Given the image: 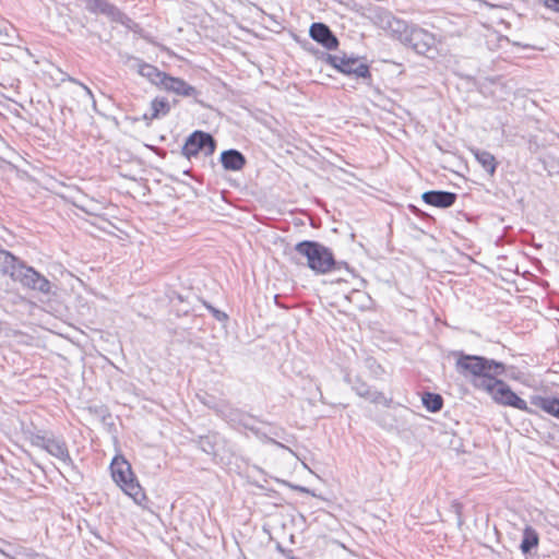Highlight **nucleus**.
I'll return each mask as SVG.
<instances>
[{
	"label": "nucleus",
	"mask_w": 559,
	"mask_h": 559,
	"mask_svg": "<svg viewBox=\"0 0 559 559\" xmlns=\"http://www.w3.org/2000/svg\"><path fill=\"white\" fill-rule=\"evenodd\" d=\"M295 252L306 259V265L316 274L333 272L335 258L331 249L324 245L313 240H304L296 243Z\"/></svg>",
	"instance_id": "nucleus-1"
},
{
	"label": "nucleus",
	"mask_w": 559,
	"mask_h": 559,
	"mask_svg": "<svg viewBox=\"0 0 559 559\" xmlns=\"http://www.w3.org/2000/svg\"><path fill=\"white\" fill-rule=\"evenodd\" d=\"M114 481L131 497L135 503L142 506L146 500L143 488L136 480L131 465L124 459L115 457L110 465Z\"/></svg>",
	"instance_id": "nucleus-2"
},
{
	"label": "nucleus",
	"mask_w": 559,
	"mask_h": 559,
	"mask_svg": "<svg viewBox=\"0 0 559 559\" xmlns=\"http://www.w3.org/2000/svg\"><path fill=\"white\" fill-rule=\"evenodd\" d=\"M455 357V370L456 372L469 381L484 374L486 371L501 368V361L490 359L478 355H468L463 350L453 353Z\"/></svg>",
	"instance_id": "nucleus-3"
},
{
	"label": "nucleus",
	"mask_w": 559,
	"mask_h": 559,
	"mask_svg": "<svg viewBox=\"0 0 559 559\" xmlns=\"http://www.w3.org/2000/svg\"><path fill=\"white\" fill-rule=\"evenodd\" d=\"M29 442L33 447L46 451L67 466H73L68 444L62 437H56L52 432L37 431L31 433Z\"/></svg>",
	"instance_id": "nucleus-4"
},
{
	"label": "nucleus",
	"mask_w": 559,
	"mask_h": 559,
	"mask_svg": "<svg viewBox=\"0 0 559 559\" xmlns=\"http://www.w3.org/2000/svg\"><path fill=\"white\" fill-rule=\"evenodd\" d=\"M325 61L343 74L350 75L356 79L371 78L369 66L362 62L358 57L347 56L346 53H343L342 56L328 53Z\"/></svg>",
	"instance_id": "nucleus-5"
},
{
	"label": "nucleus",
	"mask_w": 559,
	"mask_h": 559,
	"mask_svg": "<svg viewBox=\"0 0 559 559\" xmlns=\"http://www.w3.org/2000/svg\"><path fill=\"white\" fill-rule=\"evenodd\" d=\"M11 278L25 288L43 294H49L51 290V283L34 267L26 265L22 260H20Z\"/></svg>",
	"instance_id": "nucleus-6"
},
{
	"label": "nucleus",
	"mask_w": 559,
	"mask_h": 559,
	"mask_svg": "<svg viewBox=\"0 0 559 559\" xmlns=\"http://www.w3.org/2000/svg\"><path fill=\"white\" fill-rule=\"evenodd\" d=\"M215 148V139L207 132L197 130L187 138L181 153L186 158L191 159L192 157H197L200 153H203L206 157L212 156Z\"/></svg>",
	"instance_id": "nucleus-7"
},
{
	"label": "nucleus",
	"mask_w": 559,
	"mask_h": 559,
	"mask_svg": "<svg viewBox=\"0 0 559 559\" xmlns=\"http://www.w3.org/2000/svg\"><path fill=\"white\" fill-rule=\"evenodd\" d=\"M404 43L411 46L418 55L426 57H432V53L437 50L435 35L416 26L411 27Z\"/></svg>",
	"instance_id": "nucleus-8"
},
{
	"label": "nucleus",
	"mask_w": 559,
	"mask_h": 559,
	"mask_svg": "<svg viewBox=\"0 0 559 559\" xmlns=\"http://www.w3.org/2000/svg\"><path fill=\"white\" fill-rule=\"evenodd\" d=\"M497 404L503 406H511L516 409L523 411L531 415H536L537 412L531 407H528L526 401L521 399L516 393H514L510 385L504 381L499 383L498 389L496 390L493 396L491 397Z\"/></svg>",
	"instance_id": "nucleus-9"
},
{
	"label": "nucleus",
	"mask_w": 559,
	"mask_h": 559,
	"mask_svg": "<svg viewBox=\"0 0 559 559\" xmlns=\"http://www.w3.org/2000/svg\"><path fill=\"white\" fill-rule=\"evenodd\" d=\"M506 373V365L501 362V368L492 369L490 371L484 372V374L471 381L472 385L480 391H485L491 397L493 396L496 390L503 380L498 379L499 376H503Z\"/></svg>",
	"instance_id": "nucleus-10"
},
{
	"label": "nucleus",
	"mask_w": 559,
	"mask_h": 559,
	"mask_svg": "<svg viewBox=\"0 0 559 559\" xmlns=\"http://www.w3.org/2000/svg\"><path fill=\"white\" fill-rule=\"evenodd\" d=\"M310 37L328 50H334L338 46V39L331 28L321 22L312 23L309 29Z\"/></svg>",
	"instance_id": "nucleus-11"
},
{
	"label": "nucleus",
	"mask_w": 559,
	"mask_h": 559,
	"mask_svg": "<svg viewBox=\"0 0 559 559\" xmlns=\"http://www.w3.org/2000/svg\"><path fill=\"white\" fill-rule=\"evenodd\" d=\"M131 60L133 61V68L136 69L138 73L141 76L145 78L152 84L160 88L163 87L164 82L168 75L166 72L160 71L157 67L153 64L146 63L140 58L133 57L131 58Z\"/></svg>",
	"instance_id": "nucleus-12"
},
{
	"label": "nucleus",
	"mask_w": 559,
	"mask_h": 559,
	"mask_svg": "<svg viewBox=\"0 0 559 559\" xmlns=\"http://www.w3.org/2000/svg\"><path fill=\"white\" fill-rule=\"evenodd\" d=\"M381 26L403 43L411 31L406 21L394 16L392 13H384L381 16Z\"/></svg>",
	"instance_id": "nucleus-13"
},
{
	"label": "nucleus",
	"mask_w": 559,
	"mask_h": 559,
	"mask_svg": "<svg viewBox=\"0 0 559 559\" xmlns=\"http://www.w3.org/2000/svg\"><path fill=\"white\" fill-rule=\"evenodd\" d=\"M421 199L428 205L439 209H448L455 203L457 195L450 191L430 190L424 192Z\"/></svg>",
	"instance_id": "nucleus-14"
},
{
	"label": "nucleus",
	"mask_w": 559,
	"mask_h": 559,
	"mask_svg": "<svg viewBox=\"0 0 559 559\" xmlns=\"http://www.w3.org/2000/svg\"><path fill=\"white\" fill-rule=\"evenodd\" d=\"M162 88L183 97L197 98L200 95V92L194 86L180 78H175L169 74L167 75Z\"/></svg>",
	"instance_id": "nucleus-15"
},
{
	"label": "nucleus",
	"mask_w": 559,
	"mask_h": 559,
	"mask_svg": "<svg viewBox=\"0 0 559 559\" xmlns=\"http://www.w3.org/2000/svg\"><path fill=\"white\" fill-rule=\"evenodd\" d=\"M219 160L224 169L230 171L241 170L247 163L245 155L235 148L223 151Z\"/></svg>",
	"instance_id": "nucleus-16"
},
{
	"label": "nucleus",
	"mask_w": 559,
	"mask_h": 559,
	"mask_svg": "<svg viewBox=\"0 0 559 559\" xmlns=\"http://www.w3.org/2000/svg\"><path fill=\"white\" fill-rule=\"evenodd\" d=\"M531 404L559 419V397L533 395Z\"/></svg>",
	"instance_id": "nucleus-17"
},
{
	"label": "nucleus",
	"mask_w": 559,
	"mask_h": 559,
	"mask_svg": "<svg viewBox=\"0 0 559 559\" xmlns=\"http://www.w3.org/2000/svg\"><path fill=\"white\" fill-rule=\"evenodd\" d=\"M475 159L481 165V167L488 173L489 176H493L498 166L496 157L488 151L479 148H471Z\"/></svg>",
	"instance_id": "nucleus-18"
},
{
	"label": "nucleus",
	"mask_w": 559,
	"mask_h": 559,
	"mask_svg": "<svg viewBox=\"0 0 559 559\" xmlns=\"http://www.w3.org/2000/svg\"><path fill=\"white\" fill-rule=\"evenodd\" d=\"M170 105L165 97H155L151 102L150 112L144 114L145 120H154L168 115Z\"/></svg>",
	"instance_id": "nucleus-19"
},
{
	"label": "nucleus",
	"mask_w": 559,
	"mask_h": 559,
	"mask_svg": "<svg viewBox=\"0 0 559 559\" xmlns=\"http://www.w3.org/2000/svg\"><path fill=\"white\" fill-rule=\"evenodd\" d=\"M217 412H219L227 421L251 429L249 424L251 417L249 415L234 408L217 409Z\"/></svg>",
	"instance_id": "nucleus-20"
},
{
	"label": "nucleus",
	"mask_w": 559,
	"mask_h": 559,
	"mask_svg": "<svg viewBox=\"0 0 559 559\" xmlns=\"http://www.w3.org/2000/svg\"><path fill=\"white\" fill-rule=\"evenodd\" d=\"M20 259L14 257L11 252L0 247V273L3 275L12 276L16 269Z\"/></svg>",
	"instance_id": "nucleus-21"
},
{
	"label": "nucleus",
	"mask_w": 559,
	"mask_h": 559,
	"mask_svg": "<svg viewBox=\"0 0 559 559\" xmlns=\"http://www.w3.org/2000/svg\"><path fill=\"white\" fill-rule=\"evenodd\" d=\"M538 540L537 532L530 526L526 527L523 532V538L520 545L522 552L530 554L533 548L537 547Z\"/></svg>",
	"instance_id": "nucleus-22"
},
{
	"label": "nucleus",
	"mask_w": 559,
	"mask_h": 559,
	"mask_svg": "<svg viewBox=\"0 0 559 559\" xmlns=\"http://www.w3.org/2000/svg\"><path fill=\"white\" fill-rule=\"evenodd\" d=\"M423 404L429 412L437 413L443 406V399L440 394L426 392L423 395Z\"/></svg>",
	"instance_id": "nucleus-23"
},
{
	"label": "nucleus",
	"mask_w": 559,
	"mask_h": 559,
	"mask_svg": "<svg viewBox=\"0 0 559 559\" xmlns=\"http://www.w3.org/2000/svg\"><path fill=\"white\" fill-rule=\"evenodd\" d=\"M68 80L74 84H78L82 88V92H83L82 97L85 98L86 100L91 102L93 109L96 111L97 110L96 100H95L94 94L90 90V87H87L85 84H83L82 82H80L79 80H76L74 78L69 76Z\"/></svg>",
	"instance_id": "nucleus-24"
},
{
	"label": "nucleus",
	"mask_w": 559,
	"mask_h": 559,
	"mask_svg": "<svg viewBox=\"0 0 559 559\" xmlns=\"http://www.w3.org/2000/svg\"><path fill=\"white\" fill-rule=\"evenodd\" d=\"M68 80L74 84H78L82 88V92H83L82 97L85 98L86 100L91 102L93 109L96 111L97 110L96 100H95L94 94L90 90V87H87L85 84H83L82 82H80L79 80H76L74 78L69 76Z\"/></svg>",
	"instance_id": "nucleus-25"
},
{
	"label": "nucleus",
	"mask_w": 559,
	"mask_h": 559,
	"mask_svg": "<svg viewBox=\"0 0 559 559\" xmlns=\"http://www.w3.org/2000/svg\"><path fill=\"white\" fill-rule=\"evenodd\" d=\"M371 403L382 404L389 407L392 403V399L386 397L382 392L371 391L369 396L367 397Z\"/></svg>",
	"instance_id": "nucleus-26"
},
{
	"label": "nucleus",
	"mask_w": 559,
	"mask_h": 559,
	"mask_svg": "<svg viewBox=\"0 0 559 559\" xmlns=\"http://www.w3.org/2000/svg\"><path fill=\"white\" fill-rule=\"evenodd\" d=\"M353 390L356 392L357 395L367 399L371 392L369 385L365 382H362L360 379H356L353 383Z\"/></svg>",
	"instance_id": "nucleus-27"
},
{
	"label": "nucleus",
	"mask_w": 559,
	"mask_h": 559,
	"mask_svg": "<svg viewBox=\"0 0 559 559\" xmlns=\"http://www.w3.org/2000/svg\"><path fill=\"white\" fill-rule=\"evenodd\" d=\"M15 29L12 26H5L0 28V41L5 45H10V40L13 39V33Z\"/></svg>",
	"instance_id": "nucleus-28"
},
{
	"label": "nucleus",
	"mask_w": 559,
	"mask_h": 559,
	"mask_svg": "<svg viewBox=\"0 0 559 559\" xmlns=\"http://www.w3.org/2000/svg\"><path fill=\"white\" fill-rule=\"evenodd\" d=\"M204 305L217 321L224 322L228 320V316L224 311H221L206 302H204Z\"/></svg>",
	"instance_id": "nucleus-29"
},
{
	"label": "nucleus",
	"mask_w": 559,
	"mask_h": 559,
	"mask_svg": "<svg viewBox=\"0 0 559 559\" xmlns=\"http://www.w3.org/2000/svg\"><path fill=\"white\" fill-rule=\"evenodd\" d=\"M546 7L559 12V0H542Z\"/></svg>",
	"instance_id": "nucleus-30"
},
{
	"label": "nucleus",
	"mask_w": 559,
	"mask_h": 559,
	"mask_svg": "<svg viewBox=\"0 0 559 559\" xmlns=\"http://www.w3.org/2000/svg\"><path fill=\"white\" fill-rule=\"evenodd\" d=\"M342 269L349 271V266L346 262L335 260V265L333 266V271H341Z\"/></svg>",
	"instance_id": "nucleus-31"
},
{
	"label": "nucleus",
	"mask_w": 559,
	"mask_h": 559,
	"mask_svg": "<svg viewBox=\"0 0 559 559\" xmlns=\"http://www.w3.org/2000/svg\"><path fill=\"white\" fill-rule=\"evenodd\" d=\"M293 259H294V261H295L296 263H298V264H301V263H302V262H301L297 257H294Z\"/></svg>",
	"instance_id": "nucleus-32"
},
{
	"label": "nucleus",
	"mask_w": 559,
	"mask_h": 559,
	"mask_svg": "<svg viewBox=\"0 0 559 559\" xmlns=\"http://www.w3.org/2000/svg\"><path fill=\"white\" fill-rule=\"evenodd\" d=\"M177 298L179 301H181V302L183 301V298L181 297V295H177Z\"/></svg>",
	"instance_id": "nucleus-33"
},
{
	"label": "nucleus",
	"mask_w": 559,
	"mask_h": 559,
	"mask_svg": "<svg viewBox=\"0 0 559 559\" xmlns=\"http://www.w3.org/2000/svg\"><path fill=\"white\" fill-rule=\"evenodd\" d=\"M297 489L300 490V491H307V489L304 488V487H297Z\"/></svg>",
	"instance_id": "nucleus-34"
},
{
	"label": "nucleus",
	"mask_w": 559,
	"mask_h": 559,
	"mask_svg": "<svg viewBox=\"0 0 559 559\" xmlns=\"http://www.w3.org/2000/svg\"><path fill=\"white\" fill-rule=\"evenodd\" d=\"M206 448H207V444H204V445H203V451H206V452H207V449H206Z\"/></svg>",
	"instance_id": "nucleus-35"
},
{
	"label": "nucleus",
	"mask_w": 559,
	"mask_h": 559,
	"mask_svg": "<svg viewBox=\"0 0 559 559\" xmlns=\"http://www.w3.org/2000/svg\"><path fill=\"white\" fill-rule=\"evenodd\" d=\"M206 448H207V444H204V445H203V451H206V452H207V449H206Z\"/></svg>",
	"instance_id": "nucleus-36"
},
{
	"label": "nucleus",
	"mask_w": 559,
	"mask_h": 559,
	"mask_svg": "<svg viewBox=\"0 0 559 559\" xmlns=\"http://www.w3.org/2000/svg\"><path fill=\"white\" fill-rule=\"evenodd\" d=\"M201 443H202V444H204V443H205V441H204V440H201ZM206 443L210 445V442H209V441H206Z\"/></svg>",
	"instance_id": "nucleus-37"
},
{
	"label": "nucleus",
	"mask_w": 559,
	"mask_h": 559,
	"mask_svg": "<svg viewBox=\"0 0 559 559\" xmlns=\"http://www.w3.org/2000/svg\"><path fill=\"white\" fill-rule=\"evenodd\" d=\"M0 552H1L2 555H7V554L4 552V550H3V549H1V548H0Z\"/></svg>",
	"instance_id": "nucleus-38"
}]
</instances>
